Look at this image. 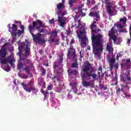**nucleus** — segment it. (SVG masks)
<instances>
[{
	"label": "nucleus",
	"mask_w": 131,
	"mask_h": 131,
	"mask_svg": "<svg viewBox=\"0 0 131 131\" xmlns=\"http://www.w3.org/2000/svg\"><path fill=\"white\" fill-rule=\"evenodd\" d=\"M90 29L91 30L92 36V45L93 48V53L96 58L101 59L100 53H102L104 50L103 45V35L98 34L96 35L95 33L101 32V29H98L97 30V26L94 24H92L90 26Z\"/></svg>",
	"instance_id": "nucleus-1"
},
{
	"label": "nucleus",
	"mask_w": 131,
	"mask_h": 131,
	"mask_svg": "<svg viewBox=\"0 0 131 131\" xmlns=\"http://www.w3.org/2000/svg\"><path fill=\"white\" fill-rule=\"evenodd\" d=\"M36 22L38 23L39 26L36 27V23L32 21V25H30L28 27V30L32 35L33 40L36 42V44L38 43H46V40L42 39L45 38V34L46 31L43 29L40 30V28H44L45 25L42 24V21L39 19H36Z\"/></svg>",
	"instance_id": "nucleus-2"
},
{
	"label": "nucleus",
	"mask_w": 131,
	"mask_h": 131,
	"mask_svg": "<svg viewBox=\"0 0 131 131\" xmlns=\"http://www.w3.org/2000/svg\"><path fill=\"white\" fill-rule=\"evenodd\" d=\"M81 71L83 72L81 75V78L83 80L82 81L83 86L87 88L90 86L91 89H94L95 88L94 83L86 81L92 79V77L94 80L97 79V74L94 73L95 70L93 68V64H91L89 61L84 62ZM83 78H85L86 80H84Z\"/></svg>",
	"instance_id": "nucleus-3"
},
{
	"label": "nucleus",
	"mask_w": 131,
	"mask_h": 131,
	"mask_svg": "<svg viewBox=\"0 0 131 131\" xmlns=\"http://www.w3.org/2000/svg\"><path fill=\"white\" fill-rule=\"evenodd\" d=\"M76 33L79 41H81V46H82V47L86 46V42L89 41V39L86 36L85 27L83 26H81L79 31H76Z\"/></svg>",
	"instance_id": "nucleus-4"
},
{
	"label": "nucleus",
	"mask_w": 131,
	"mask_h": 131,
	"mask_svg": "<svg viewBox=\"0 0 131 131\" xmlns=\"http://www.w3.org/2000/svg\"><path fill=\"white\" fill-rule=\"evenodd\" d=\"M114 0H102V2L103 4H105L106 5V11L107 14L110 15L111 17L112 16H115V14L114 12H115V5L113 4Z\"/></svg>",
	"instance_id": "nucleus-5"
},
{
	"label": "nucleus",
	"mask_w": 131,
	"mask_h": 131,
	"mask_svg": "<svg viewBox=\"0 0 131 131\" xmlns=\"http://www.w3.org/2000/svg\"><path fill=\"white\" fill-rule=\"evenodd\" d=\"M7 56V52L6 50L1 49L0 50V64L3 65H8L9 64V57L6 58Z\"/></svg>",
	"instance_id": "nucleus-6"
},
{
	"label": "nucleus",
	"mask_w": 131,
	"mask_h": 131,
	"mask_svg": "<svg viewBox=\"0 0 131 131\" xmlns=\"http://www.w3.org/2000/svg\"><path fill=\"white\" fill-rule=\"evenodd\" d=\"M21 85L23 86L24 90L27 92V93H31V92H35L36 89H35V86H34V84L32 82H30L27 84L23 82L21 83Z\"/></svg>",
	"instance_id": "nucleus-7"
},
{
	"label": "nucleus",
	"mask_w": 131,
	"mask_h": 131,
	"mask_svg": "<svg viewBox=\"0 0 131 131\" xmlns=\"http://www.w3.org/2000/svg\"><path fill=\"white\" fill-rule=\"evenodd\" d=\"M50 35V41L51 42H55V45H59L60 42V40L59 39H56V37H58V31L56 30L51 32L49 33Z\"/></svg>",
	"instance_id": "nucleus-8"
},
{
	"label": "nucleus",
	"mask_w": 131,
	"mask_h": 131,
	"mask_svg": "<svg viewBox=\"0 0 131 131\" xmlns=\"http://www.w3.org/2000/svg\"><path fill=\"white\" fill-rule=\"evenodd\" d=\"M86 14L82 12V9L79 13V15H76L74 17V22L75 23V27L76 29L79 28L80 26L81 25L80 23V19H79L80 17H84Z\"/></svg>",
	"instance_id": "nucleus-9"
},
{
	"label": "nucleus",
	"mask_w": 131,
	"mask_h": 131,
	"mask_svg": "<svg viewBox=\"0 0 131 131\" xmlns=\"http://www.w3.org/2000/svg\"><path fill=\"white\" fill-rule=\"evenodd\" d=\"M76 51H75V49L73 48V46H71L70 48L68 49L67 57H71V58L74 60L76 57Z\"/></svg>",
	"instance_id": "nucleus-10"
},
{
	"label": "nucleus",
	"mask_w": 131,
	"mask_h": 131,
	"mask_svg": "<svg viewBox=\"0 0 131 131\" xmlns=\"http://www.w3.org/2000/svg\"><path fill=\"white\" fill-rule=\"evenodd\" d=\"M126 21H127V18L126 17H124L123 18L120 19V21L118 22L116 24V26L117 28H119L120 29H122L123 27H124V25L126 24Z\"/></svg>",
	"instance_id": "nucleus-11"
},
{
	"label": "nucleus",
	"mask_w": 131,
	"mask_h": 131,
	"mask_svg": "<svg viewBox=\"0 0 131 131\" xmlns=\"http://www.w3.org/2000/svg\"><path fill=\"white\" fill-rule=\"evenodd\" d=\"M89 16L91 17H95V18H94L92 24L96 25V24H97V21H99L100 19V15L99 14V12H90Z\"/></svg>",
	"instance_id": "nucleus-12"
},
{
	"label": "nucleus",
	"mask_w": 131,
	"mask_h": 131,
	"mask_svg": "<svg viewBox=\"0 0 131 131\" xmlns=\"http://www.w3.org/2000/svg\"><path fill=\"white\" fill-rule=\"evenodd\" d=\"M17 29V26L13 24H12V27L11 28V27H9V31L13 36H16V35H18Z\"/></svg>",
	"instance_id": "nucleus-13"
},
{
	"label": "nucleus",
	"mask_w": 131,
	"mask_h": 131,
	"mask_svg": "<svg viewBox=\"0 0 131 131\" xmlns=\"http://www.w3.org/2000/svg\"><path fill=\"white\" fill-rule=\"evenodd\" d=\"M25 51V56L26 57H28L31 55V50H30V43L29 42H27L26 43V47L24 49Z\"/></svg>",
	"instance_id": "nucleus-14"
},
{
	"label": "nucleus",
	"mask_w": 131,
	"mask_h": 131,
	"mask_svg": "<svg viewBox=\"0 0 131 131\" xmlns=\"http://www.w3.org/2000/svg\"><path fill=\"white\" fill-rule=\"evenodd\" d=\"M115 34V32L114 31V27H113L111 30L109 31L108 33V36L110 39H113L114 41H115L117 36L114 35Z\"/></svg>",
	"instance_id": "nucleus-15"
},
{
	"label": "nucleus",
	"mask_w": 131,
	"mask_h": 131,
	"mask_svg": "<svg viewBox=\"0 0 131 131\" xmlns=\"http://www.w3.org/2000/svg\"><path fill=\"white\" fill-rule=\"evenodd\" d=\"M131 78L129 76V74H126L125 76L123 77L122 79L123 82H124L126 84H128L130 82Z\"/></svg>",
	"instance_id": "nucleus-16"
},
{
	"label": "nucleus",
	"mask_w": 131,
	"mask_h": 131,
	"mask_svg": "<svg viewBox=\"0 0 131 131\" xmlns=\"http://www.w3.org/2000/svg\"><path fill=\"white\" fill-rule=\"evenodd\" d=\"M122 67H126V68H130L131 61L130 59L128 58L126 60V62L121 64Z\"/></svg>",
	"instance_id": "nucleus-17"
},
{
	"label": "nucleus",
	"mask_w": 131,
	"mask_h": 131,
	"mask_svg": "<svg viewBox=\"0 0 131 131\" xmlns=\"http://www.w3.org/2000/svg\"><path fill=\"white\" fill-rule=\"evenodd\" d=\"M13 57V55L12 54H10V56H8V63L11 65L12 67H14V63L16 62V59L14 58Z\"/></svg>",
	"instance_id": "nucleus-18"
},
{
	"label": "nucleus",
	"mask_w": 131,
	"mask_h": 131,
	"mask_svg": "<svg viewBox=\"0 0 131 131\" xmlns=\"http://www.w3.org/2000/svg\"><path fill=\"white\" fill-rule=\"evenodd\" d=\"M121 91L123 92V93H125V92H127V91L129 90V86L127 85V84H121Z\"/></svg>",
	"instance_id": "nucleus-19"
},
{
	"label": "nucleus",
	"mask_w": 131,
	"mask_h": 131,
	"mask_svg": "<svg viewBox=\"0 0 131 131\" xmlns=\"http://www.w3.org/2000/svg\"><path fill=\"white\" fill-rule=\"evenodd\" d=\"M110 70L112 72V70L113 69V68L114 67V63H115V58L113 57V58L110 59Z\"/></svg>",
	"instance_id": "nucleus-20"
},
{
	"label": "nucleus",
	"mask_w": 131,
	"mask_h": 131,
	"mask_svg": "<svg viewBox=\"0 0 131 131\" xmlns=\"http://www.w3.org/2000/svg\"><path fill=\"white\" fill-rule=\"evenodd\" d=\"M33 67V65L31 66H27L24 69V70L25 71V72L28 74L29 75H30V72L31 71V69Z\"/></svg>",
	"instance_id": "nucleus-21"
},
{
	"label": "nucleus",
	"mask_w": 131,
	"mask_h": 131,
	"mask_svg": "<svg viewBox=\"0 0 131 131\" xmlns=\"http://www.w3.org/2000/svg\"><path fill=\"white\" fill-rule=\"evenodd\" d=\"M112 83L111 84V85H117V84L118 83L117 75H115V77L112 78Z\"/></svg>",
	"instance_id": "nucleus-22"
},
{
	"label": "nucleus",
	"mask_w": 131,
	"mask_h": 131,
	"mask_svg": "<svg viewBox=\"0 0 131 131\" xmlns=\"http://www.w3.org/2000/svg\"><path fill=\"white\" fill-rule=\"evenodd\" d=\"M82 9H81V7H79V6H77L74 9V11L76 13V15H79L80 12H81Z\"/></svg>",
	"instance_id": "nucleus-23"
},
{
	"label": "nucleus",
	"mask_w": 131,
	"mask_h": 131,
	"mask_svg": "<svg viewBox=\"0 0 131 131\" xmlns=\"http://www.w3.org/2000/svg\"><path fill=\"white\" fill-rule=\"evenodd\" d=\"M61 64H62V62L60 61H56L54 63V64L53 65V68L54 69H56V68H58L60 69V67L61 66Z\"/></svg>",
	"instance_id": "nucleus-24"
},
{
	"label": "nucleus",
	"mask_w": 131,
	"mask_h": 131,
	"mask_svg": "<svg viewBox=\"0 0 131 131\" xmlns=\"http://www.w3.org/2000/svg\"><path fill=\"white\" fill-rule=\"evenodd\" d=\"M52 80H53L54 82H59L60 81V76L58 75H55L52 77Z\"/></svg>",
	"instance_id": "nucleus-25"
},
{
	"label": "nucleus",
	"mask_w": 131,
	"mask_h": 131,
	"mask_svg": "<svg viewBox=\"0 0 131 131\" xmlns=\"http://www.w3.org/2000/svg\"><path fill=\"white\" fill-rule=\"evenodd\" d=\"M20 28L21 30H18V36H20V35H21V34H22V33H23V32H24V26H20Z\"/></svg>",
	"instance_id": "nucleus-26"
},
{
	"label": "nucleus",
	"mask_w": 131,
	"mask_h": 131,
	"mask_svg": "<svg viewBox=\"0 0 131 131\" xmlns=\"http://www.w3.org/2000/svg\"><path fill=\"white\" fill-rule=\"evenodd\" d=\"M66 14H67V12L66 11L62 12V11H59V12H57L58 16H60V17H64V16H65Z\"/></svg>",
	"instance_id": "nucleus-27"
},
{
	"label": "nucleus",
	"mask_w": 131,
	"mask_h": 131,
	"mask_svg": "<svg viewBox=\"0 0 131 131\" xmlns=\"http://www.w3.org/2000/svg\"><path fill=\"white\" fill-rule=\"evenodd\" d=\"M114 43H116V45H120V43L121 42V38L117 37L115 41H114Z\"/></svg>",
	"instance_id": "nucleus-28"
},
{
	"label": "nucleus",
	"mask_w": 131,
	"mask_h": 131,
	"mask_svg": "<svg viewBox=\"0 0 131 131\" xmlns=\"http://www.w3.org/2000/svg\"><path fill=\"white\" fill-rule=\"evenodd\" d=\"M21 68H23V63H22L21 62H19L17 64V69L18 70H20L21 69Z\"/></svg>",
	"instance_id": "nucleus-29"
},
{
	"label": "nucleus",
	"mask_w": 131,
	"mask_h": 131,
	"mask_svg": "<svg viewBox=\"0 0 131 131\" xmlns=\"http://www.w3.org/2000/svg\"><path fill=\"white\" fill-rule=\"evenodd\" d=\"M64 6L62 3H60L58 4L57 6V8L58 10H61V9H62V8H64Z\"/></svg>",
	"instance_id": "nucleus-30"
},
{
	"label": "nucleus",
	"mask_w": 131,
	"mask_h": 131,
	"mask_svg": "<svg viewBox=\"0 0 131 131\" xmlns=\"http://www.w3.org/2000/svg\"><path fill=\"white\" fill-rule=\"evenodd\" d=\"M78 71L76 70L73 71L71 69L68 70V73H69V74H72V73H78Z\"/></svg>",
	"instance_id": "nucleus-31"
},
{
	"label": "nucleus",
	"mask_w": 131,
	"mask_h": 131,
	"mask_svg": "<svg viewBox=\"0 0 131 131\" xmlns=\"http://www.w3.org/2000/svg\"><path fill=\"white\" fill-rule=\"evenodd\" d=\"M63 54H61V55L59 56V58L57 60V61L60 62L61 63H63Z\"/></svg>",
	"instance_id": "nucleus-32"
},
{
	"label": "nucleus",
	"mask_w": 131,
	"mask_h": 131,
	"mask_svg": "<svg viewBox=\"0 0 131 131\" xmlns=\"http://www.w3.org/2000/svg\"><path fill=\"white\" fill-rule=\"evenodd\" d=\"M72 68H76L78 67V63H77V62H75L72 64L71 66Z\"/></svg>",
	"instance_id": "nucleus-33"
},
{
	"label": "nucleus",
	"mask_w": 131,
	"mask_h": 131,
	"mask_svg": "<svg viewBox=\"0 0 131 131\" xmlns=\"http://www.w3.org/2000/svg\"><path fill=\"white\" fill-rule=\"evenodd\" d=\"M21 53H22V51H18V52L17 53L18 54V56L19 57V61H22L24 60V59L22 58V54Z\"/></svg>",
	"instance_id": "nucleus-34"
},
{
	"label": "nucleus",
	"mask_w": 131,
	"mask_h": 131,
	"mask_svg": "<svg viewBox=\"0 0 131 131\" xmlns=\"http://www.w3.org/2000/svg\"><path fill=\"white\" fill-rule=\"evenodd\" d=\"M41 75H46V70L45 69V68H41Z\"/></svg>",
	"instance_id": "nucleus-35"
},
{
	"label": "nucleus",
	"mask_w": 131,
	"mask_h": 131,
	"mask_svg": "<svg viewBox=\"0 0 131 131\" xmlns=\"http://www.w3.org/2000/svg\"><path fill=\"white\" fill-rule=\"evenodd\" d=\"M5 71H6V72H9L10 70H11V67L10 66L7 65V67L4 69Z\"/></svg>",
	"instance_id": "nucleus-36"
},
{
	"label": "nucleus",
	"mask_w": 131,
	"mask_h": 131,
	"mask_svg": "<svg viewBox=\"0 0 131 131\" xmlns=\"http://www.w3.org/2000/svg\"><path fill=\"white\" fill-rule=\"evenodd\" d=\"M23 61H24V64H25V65L30 64V60L29 59H26V60L24 59Z\"/></svg>",
	"instance_id": "nucleus-37"
},
{
	"label": "nucleus",
	"mask_w": 131,
	"mask_h": 131,
	"mask_svg": "<svg viewBox=\"0 0 131 131\" xmlns=\"http://www.w3.org/2000/svg\"><path fill=\"white\" fill-rule=\"evenodd\" d=\"M75 3V0H69V5H70V7L72 6V4Z\"/></svg>",
	"instance_id": "nucleus-38"
},
{
	"label": "nucleus",
	"mask_w": 131,
	"mask_h": 131,
	"mask_svg": "<svg viewBox=\"0 0 131 131\" xmlns=\"http://www.w3.org/2000/svg\"><path fill=\"white\" fill-rule=\"evenodd\" d=\"M106 50L109 52V53L111 52V50H112V47L109 45H107Z\"/></svg>",
	"instance_id": "nucleus-39"
},
{
	"label": "nucleus",
	"mask_w": 131,
	"mask_h": 131,
	"mask_svg": "<svg viewBox=\"0 0 131 131\" xmlns=\"http://www.w3.org/2000/svg\"><path fill=\"white\" fill-rule=\"evenodd\" d=\"M67 35H70L71 33V29L69 28L68 30H66Z\"/></svg>",
	"instance_id": "nucleus-40"
},
{
	"label": "nucleus",
	"mask_w": 131,
	"mask_h": 131,
	"mask_svg": "<svg viewBox=\"0 0 131 131\" xmlns=\"http://www.w3.org/2000/svg\"><path fill=\"white\" fill-rule=\"evenodd\" d=\"M73 43H75V40H74V38H72L70 42V47H71V46H73Z\"/></svg>",
	"instance_id": "nucleus-41"
},
{
	"label": "nucleus",
	"mask_w": 131,
	"mask_h": 131,
	"mask_svg": "<svg viewBox=\"0 0 131 131\" xmlns=\"http://www.w3.org/2000/svg\"><path fill=\"white\" fill-rule=\"evenodd\" d=\"M18 76L20 77V78H22L23 79H27V78L28 77L27 75H24L23 76H21L20 75H18Z\"/></svg>",
	"instance_id": "nucleus-42"
},
{
	"label": "nucleus",
	"mask_w": 131,
	"mask_h": 131,
	"mask_svg": "<svg viewBox=\"0 0 131 131\" xmlns=\"http://www.w3.org/2000/svg\"><path fill=\"white\" fill-rule=\"evenodd\" d=\"M63 17L58 15V21L59 23L62 22V20H63Z\"/></svg>",
	"instance_id": "nucleus-43"
},
{
	"label": "nucleus",
	"mask_w": 131,
	"mask_h": 131,
	"mask_svg": "<svg viewBox=\"0 0 131 131\" xmlns=\"http://www.w3.org/2000/svg\"><path fill=\"white\" fill-rule=\"evenodd\" d=\"M44 95L45 99L48 97V95H49V92L48 91H46L45 93H43Z\"/></svg>",
	"instance_id": "nucleus-44"
},
{
	"label": "nucleus",
	"mask_w": 131,
	"mask_h": 131,
	"mask_svg": "<svg viewBox=\"0 0 131 131\" xmlns=\"http://www.w3.org/2000/svg\"><path fill=\"white\" fill-rule=\"evenodd\" d=\"M47 90L48 91H52L53 90V87L51 85H48L47 87Z\"/></svg>",
	"instance_id": "nucleus-45"
},
{
	"label": "nucleus",
	"mask_w": 131,
	"mask_h": 131,
	"mask_svg": "<svg viewBox=\"0 0 131 131\" xmlns=\"http://www.w3.org/2000/svg\"><path fill=\"white\" fill-rule=\"evenodd\" d=\"M60 25L61 27H64V26L65 25V21H61L60 23Z\"/></svg>",
	"instance_id": "nucleus-46"
},
{
	"label": "nucleus",
	"mask_w": 131,
	"mask_h": 131,
	"mask_svg": "<svg viewBox=\"0 0 131 131\" xmlns=\"http://www.w3.org/2000/svg\"><path fill=\"white\" fill-rule=\"evenodd\" d=\"M99 88L100 90H103V89L105 88V86H104V85L99 84Z\"/></svg>",
	"instance_id": "nucleus-47"
},
{
	"label": "nucleus",
	"mask_w": 131,
	"mask_h": 131,
	"mask_svg": "<svg viewBox=\"0 0 131 131\" xmlns=\"http://www.w3.org/2000/svg\"><path fill=\"white\" fill-rule=\"evenodd\" d=\"M18 49L19 51L22 52V50L23 49V47L19 46Z\"/></svg>",
	"instance_id": "nucleus-48"
},
{
	"label": "nucleus",
	"mask_w": 131,
	"mask_h": 131,
	"mask_svg": "<svg viewBox=\"0 0 131 131\" xmlns=\"http://www.w3.org/2000/svg\"><path fill=\"white\" fill-rule=\"evenodd\" d=\"M120 56H121L120 53L117 54V57H116V60H117L118 61V60L119 59V57H120Z\"/></svg>",
	"instance_id": "nucleus-49"
},
{
	"label": "nucleus",
	"mask_w": 131,
	"mask_h": 131,
	"mask_svg": "<svg viewBox=\"0 0 131 131\" xmlns=\"http://www.w3.org/2000/svg\"><path fill=\"white\" fill-rule=\"evenodd\" d=\"M130 39H127V43L128 44V46H129L130 45Z\"/></svg>",
	"instance_id": "nucleus-50"
},
{
	"label": "nucleus",
	"mask_w": 131,
	"mask_h": 131,
	"mask_svg": "<svg viewBox=\"0 0 131 131\" xmlns=\"http://www.w3.org/2000/svg\"><path fill=\"white\" fill-rule=\"evenodd\" d=\"M121 91V89L120 88H118L117 90L116 93L117 94H120V91Z\"/></svg>",
	"instance_id": "nucleus-51"
},
{
	"label": "nucleus",
	"mask_w": 131,
	"mask_h": 131,
	"mask_svg": "<svg viewBox=\"0 0 131 131\" xmlns=\"http://www.w3.org/2000/svg\"><path fill=\"white\" fill-rule=\"evenodd\" d=\"M54 19H52L49 20V23H50V24H52V23H54Z\"/></svg>",
	"instance_id": "nucleus-52"
},
{
	"label": "nucleus",
	"mask_w": 131,
	"mask_h": 131,
	"mask_svg": "<svg viewBox=\"0 0 131 131\" xmlns=\"http://www.w3.org/2000/svg\"><path fill=\"white\" fill-rule=\"evenodd\" d=\"M15 23H16V24H19V25H21V21H18L16 20Z\"/></svg>",
	"instance_id": "nucleus-53"
},
{
	"label": "nucleus",
	"mask_w": 131,
	"mask_h": 131,
	"mask_svg": "<svg viewBox=\"0 0 131 131\" xmlns=\"http://www.w3.org/2000/svg\"><path fill=\"white\" fill-rule=\"evenodd\" d=\"M75 83H70V85L71 86H73L74 85H75Z\"/></svg>",
	"instance_id": "nucleus-54"
},
{
	"label": "nucleus",
	"mask_w": 131,
	"mask_h": 131,
	"mask_svg": "<svg viewBox=\"0 0 131 131\" xmlns=\"http://www.w3.org/2000/svg\"><path fill=\"white\" fill-rule=\"evenodd\" d=\"M114 66L115 67L116 69H118V64H115Z\"/></svg>",
	"instance_id": "nucleus-55"
},
{
	"label": "nucleus",
	"mask_w": 131,
	"mask_h": 131,
	"mask_svg": "<svg viewBox=\"0 0 131 131\" xmlns=\"http://www.w3.org/2000/svg\"><path fill=\"white\" fill-rule=\"evenodd\" d=\"M91 4V1L90 0H87V6H89Z\"/></svg>",
	"instance_id": "nucleus-56"
},
{
	"label": "nucleus",
	"mask_w": 131,
	"mask_h": 131,
	"mask_svg": "<svg viewBox=\"0 0 131 131\" xmlns=\"http://www.w3.org/2000/svg\"><path fill=\"white\" fill-rule=\"evenodd\" d=\"M40 92H41V93H42V94H43L46 92H45V91H43V89H42L40 90Z\"/></svg>",
	"instance_id": "nucleus-57"
},
{
	"label": "nucleus",
	"mask_w": 131,
	"mask_h": 131,
	"mask_svg": "<svg viewBox=\"0 0 131 131\" xmlns=\"http://www.w3.org/2000/svg\"><path fill=\"white\" fill-rule=\"evenodd\" d=\"M99 71L100 72H102V67H100L99 68Z\"/></svg>",
	"instance_id": "nucleus-58"
},
{
	"label": "nucleus",
	"mask_w": 131,
	"mask_h": 131,
	"mask_svg": "<svg viewBox=\"0 0 131 131\" xmlns=\"http://www.w3.org/2000/svg\"><path fill=\"white\" fill-rule=\"evenodd\" d=\"M7 45H8V43H5V44H4V45L3 46V48H5V47H6Z\"/></svg>",
	"instance_id": "nucleus-59"
},
{
	"label": "nucleus",
	"mask_w": 131,
	"mask_h": 131,
	"mask_svg": "<svg viewBox=\"0 0 131 131\" xmlns=\"http://www.w3.org/2000/svg\"><path fill=\"white\" fill-rule=\"evenodd\" d=\"M98 74L99 76H101V72H98Z\"/></svg>",
	"instance_id": "nucleus-60"
},
{
	"label": "nucleus",
	"mask_w": 131,
	"mask_h": 131,
	"mask_svg": "<svg viewBox=\"0 0 131 131\" xmlns=\"http://www.w3.org/2000/svg\"><path fill=\"white\" fill-rule=\"evenodd\" d=\"M45 66H46V67H48V66H49V63H46V64H45Z\"/></svg>",
	"instance_id": "nucleus-61"
},
{
	"label": "nucleus",
	"mask_w": 131,
	"mask_h": 131,
	"mask_svg": "<svg viewBox=\"0 0 131 131\" xmlns=\"http://www.w3.org/2000/svg\"><path fill=\"white\" fill-rule=\"evenodd\" d=\"M13 83L15 84V85H16V84H17L16 81H13Z\"/></svg>",
	"instance_id": "nucleus-62"
},
{
	"label": "nucleus",
	"mask_w": 131,
	"mask_h": 131,
	"mask_svg": "<svg viewBox=\"0 0 131 131\" xmlns=\"http://www.w3.org/2000/svg\"><path fill=\"white\" fill-rule=\"evenodd\" d=\"M82 7H83V4H82L79 8H81V10H82Z\"/></svg>",
	"instance_id": "nucleus-63"
},
{
	"label": "nucleus",
	"mask_w": 131,
	"mask_h": 131,
	"mask_svg": "<svg viewBox=\"0 0 131 131\" xmlns=\"http://www.w3.org/2000/svg\"><path fill=\"white\" fill-rule=\"evenodd\" d=\"M79 54H80V57H81V51L79 52Z\"/></svg>",
	"instance_id": "nucleus-64"
}]
</instances>
